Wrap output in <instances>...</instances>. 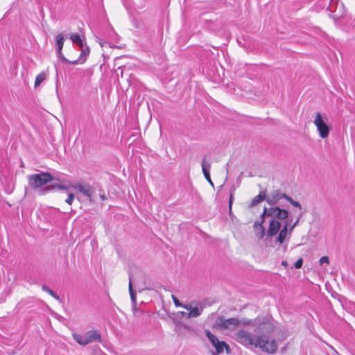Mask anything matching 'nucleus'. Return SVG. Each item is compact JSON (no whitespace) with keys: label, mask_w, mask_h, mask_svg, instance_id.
<instances>
[{"label":"nucleus","mask_w":355,"mask_h":355,"mask_svg":"<svg viewBox=\"0 0 355 355\" xmlns=\"http://www.w3.org/2000/svg\"><path fill=\"white\" fill-rule=\"evenodd\" d=\"M205 335L215 347L217 354H222L224 352V347L226 346V343L220 341L217 337L214 335L210 331L206 330Z\"/></svg>","instance_id":"1a4fd4ad"},{"label":"nucleus","mask_w":355,"mask_h":355,"mask_svg":"<svg viewBox=\"0 0 355 355\" xmlns=\"http://www.w3.org/2000/svg\"><path fill=\"white\" fill-rule=\"evenodd\" d=\"M77 198H78L79 200H80V198L78 196H77Z\"/></svg>","instance_id":"ea45409f"},{"label":"nucleus","mask_w":355,"mask_h":355,"mask_svg":"<svg viewBox=\"0 0 355 355\" xmlns=\"http://www.w3.org/2000/svg\"><path fill=\"white\" fill-rule=\"evenodd\" d=\"M259 229L256 230L257 231L256 234L259 239H263L266 234L265 228L263 226V225H261V224H259Z\"/></svg>","instance_id":"5701e85b"},{"label":"nucleus","mask_w":355,"mask_h":355,"mask_svg":"<svg viewBox=\"0 0 355 355\" xmlns=\"http://www.w3.org/2000/svg\"><path fill=\"white\" fill-rule=\"evenodd\" d=\"M129 293H130V298H131V301H132V305L135 306L136 305V298H137V297H136V293H135V292L134 291V290L132 288L131 278H130V282H129Z\"/></svg>","instance_id":"6ab92c4d"},{"label":"nucleus","mask_w":355,"mask_h":355,"mask_svg":"<svg viewBox=\"0 0 355 355\" xmlns=\"http://www.w3.org/2000/svg\"><path fill=\"white\" fill-rule=\"evenodd\" d=\"M302 213L300 214V215L298 216V217L297 218L296 220H295V223L293 224V225H291L290 224V226H289V234H291L292 232H293V230L295 227V226L298 224L300 220V218L302 216Z\"/></svg>","instance_id":"a878e982"},{"label":"nucleus","mask_w":355,"mask_h":355,"mask_svg":"<svg viewBox=\"0 0 355 355\" xmlns=\"http://www.w3.org/2000/svg\"><path fill=\"white\" fill-rule=\"evenodd\" d=\"M133 309H134V311H137L136 305H135V306H134V305H133Z\"/></svg>","instance_id":"58836bf2"},{"label":"nucleus","mask_w":355,"mask_h":355,"mask_svg":"<svg viewBox=\"0 0 355 355\" xmlns=\"http://www.w3.org/2000/svg\"><path fill=\"white\" fill-rule=\"evenodd\" d=\"M232 195L230 196V201H229V207H230V211L232 210Z\"/></svg>","instance_id":"e433bc0d"},{"label":"nucleus","mask_w":355,"mask_h":355,"mask_svg":"<svg viewBox=\"0 0 355 355\" xmlns=\"http://www.w3.org/2000/svg\"><path fill=\"white\" fill-rule=\"evenodd\" d=\"M281 229V223L276 219H271L267 231V236L272 238L275 236Z\"/></svg>","instance_id":"ddd939ff"},{"label":"nucleus","mask_w":355,"mask_h":355,"mask_svg":"<svg viewBox=\"0 0 355 355\" xmlns=\"http://www.w3.org/2000/svg\"><path fill=\"white\" fill-rule=\"evenodd\" d=\"M187 313H188V312H184V311L179 312V314L180 315H182L183 318H187Z\"/></svg>","instance_id":"c9c22d12"},{"label":"nucleus","mask_w":355,"mask_h":355,"mask_svg":"<svg viewBox=\"0 0 355 355\" xmlns=\"http://www.w3.org/2000/svg\"><path fill=\"white\" fill-rule=\"evenodd\" d=\"M46 76L44 73H40L36 76L35 81V87L39 86L45 79Z\"/></svg>","instance_id":"4be33fe9"},{"label":"nucleus","mask_w":355,"mask_h":355,"mask_svg":"<svg viewBox=\"0 0 355 355\" xmlns=\"http://www.w3.org/2000/svg\"><path fill=\"white\" fill-rule=\"evenodd\" d=\"M289 226H290V220H287L284 222V226L282 229H280L279 231V235L277 237L275 241L279 244H283L287 239H289Z\"/></svg>","instance_id":"9b49d317"},{"label":"nucleus","mask_w":355,"mask_h":355,"mask_svg":"<svg viewBox=\"0 0 355 355\" xmlns=\"http://www.w3.org/2000/svg\"><path fill=\"white\" fill-rule=\"evenodd\" d=\"M204 307L205 306L202 304L194 306L189 312H188L187 318H198L202 314Z\"/></svg>","instance_id":"2eb2a0df"},{"label":"nucleus","mask_w":355,"mask_h":355,"mask_svg":"<svg viewBox=\"0 0 355 355\" xmlns=\"http://www.w3.org/2000/svg\"><path fill=\"white\" fill-rule=\"evenodd\" d=\"M286 200L287 201H288L293 207H297V208L300 209V210L302 209V206H301L300 203L294 200L290 196H287Z\"/></svg>","instance_id":"b1692460"},{"label":"nucleus","mask_w":355,"mask_h":355,"mask_svg":"<svg viewBox=\"0 0 355 355\" xmlns=\"http://www.w3.org/2000/svg\"><path fill=\"white\" fill-rule=\"evenodd\" d=\"M334 1V0H330V1H331V2H332V1Z\"/></svg>","instance_id":"79ce46f5"},{"label":"nucleus","mask_w":355,"mask_h":355,"mask_svg":"<svg viewBox=\"0 0 355 355\" xmlns=\"http://www.w3.org/2000/svg\"><path fill=\"white\" fill-rule=\"evenodd\" d=\"M282 266H287V262H286V261H283L282 262Z\"/></svg>","instance_id":"4c0bfd02"},{"label":"nucleus","mask_w":355,"mask_h":355,"mask_svg":"<svg viewBox=\"0 0 355 355\" xmlns=\"http://www.w3.org/2000/svg\"><path fill=\"white\" fill-rule=\"evenodd\" d=\"M258 334V333L252 334L245 329H240L234 334L232 338L245 347H255Z\"/></svg>","instance_id":"7ed1b4c3"},{"label":"nucleus","mask_w":355,"mask_h":355,"mask_svg":"<svg viewBox=\"0 0 355 355\" xmlns=\"http://www.w3.org/2000/svg\"><path fill=\"white\" fill-rule=\"evenodd\" d=\"M327 120L326 116L323 117L320 112H317L313 121L320 137L322 139L328 137L330 131V127L325 123Z\"/></svg>","instance_id":"0eeeda50"},{"label":"nucleus","mask_w":355,"mask_h":355,"mask_svg":"<svg viewBox=\"0 0 355 355\" xmlns=\"http://www.w3.org/2000/svg\"><path fill=\"white\" fill-rule=\"evenodd\" d=\"M172 298H173V302H174V304L175 305V306L180 307V306H182V304L180 302V301L175 296L172 295Z\"/></svg>","instance_id":"7c9ffc66"},{"label":"nucleus","mask_w":355,"mask_h":355,"mask_svg":"<svg viewBox=\"0 0 355 355\" xmlns=\"http://www.w3.org/2000/svg\"><path fill=\"white\" fill-rule=\"evenodd\" d=\"M73 338L80 345H86L93 342L100 341L101 335L98 331H89L84 334H73Z\"/></svg>","instance_id":"20e7f679"},{"label":"nucleus","mask_w":355,"mask_h":355,"mask_svg":"<svg viewBox=\"0 0 355 355\" xmlns=\"http://www.w3.org/2000/svg\"><path fill=\"white\" fill-rule=\"evenodd\" d=\"M240 324V320L236 318L225 319L220 317L217 320V324L225 329H234Z\"/></svg>","instance_id":"9d476101"},{"label":"nucleus","mask_w":355,"mask_h":355,"mask_svg":"<svg viewBox=\"0 0 355 355\" xmlns=\"http://www.w3.org/2000/svg\"><path fill=\"white\" fill-rule=\"evenodd\" d=\"M42 289L48 293L49 295H51L53 297H54L55 300H60V297L59 296L53 291H52L51 289H50L48 286H46V285H43L42 286Z\"/></svg>","instance_id":"412c9836"},{"label":"nucleus","mask_w":355,"mask_h":355,"mask_svg":"<svg viewBox=\"0 0 355 355\" xmlns=\"http://www.w3.org/2000/svg\"><path fill=\"white\" fill-rule=\"evenodd\" d=\"M261 222H258V221H257V222H255V223H254V228L256 230L259 229V224L263 225V222H264V218H265V217H263H263H262V216H261Z\"/></svg>","instance_id":"2f4dec72"},{"label":"nucleus","mask_w":355,"mask_h":355,"mask_svg":"<svg viewBox=\"0 0 355 355\" xmlns=\"http://www.w3.org/2000/svg\"><path fill=\"white\" fill-rule=\"evenodd\" d=\"M266 197L264 193L262 194L261 193H260L258 196H257L255 198H254V199L252 201L251 206H254V205L259 204L263 199H266Z\"/></svg>","instance_id":"aec40b11"},{"label":"nucleus","mask_w":355,"mask_h":355,"mask_svg":"<svg viewBox=\"0 0 355 355\" xmlns=\"http://www.w3.org/2000/svg\"><path fill=\"white\" fill-rule=\"evenodd\" d=\"M224 349H225L227 354H230L231 352L230 347L227 344H226V346L224 347Z\"/></svg>","instance_id":"f704fd0d"},{"label":"nucleus","mask_w":355,"mask_h":355,"mask_svg":"<svg viewBox=\"0 0 355 355\" xmlns=\"http://www.w3.org/2000/svg\"><path fill=\"white\" fill-rule=\"evenodd\" d=\"M210 168H211V164L209 162H207L205 161V159H204L202 162V173H203L204 176L206 178V180L211 184V185L213 186L214 184L211 180L210 175H209Z\"/></svg>","instance_id":"4468645a"},{"label":"nucleus","mask_w":355,"mask_h":355,"mask_svg":"<svg viewBox=\"0 0 355 355\" xmlns=\"http://www.w3.org/2000/svg\"><path fill=\"white\" fill-rule=\"evenodd\" d=\"M69 63H71V64H79V63H83L79 58L76 60H73V61H69Z\"/></svg>","instance_id":"72a5a7b5"},{"label":"nucleus","mask_w":355,"mask_h":355,"mask_svg":"<svg viewBox=\"0 0 355 355\" xmlns=\"http://www.w3.org/2000/svg\"><path fill=\"white\" fill-rule=\"evenodd\" d=\"M320 265H323L324 263L329 264V257L327 256L322 257L320 259Z\"/></svg>","instance_id":"c85d7f7f"},{"label":"nucleus","mask_w":355,"mask_h":355,"mask_svg":"<svg viewBox=\"0 0 355 355\" xmlns=\"http://www.w3.org/2000/svg\"><path fill=\"white\" fill-rule=\"evenodd\" d=\"M74 200V194L72 192L68 193V198L66 199L65 202L71 205Z\"/></svg>","instance_id":"cd10ccee"},{"label":"nucleus","mask_w":355,"mask_h":355,"mask_svg":"<svg viewBox=\"0 0 355 355\" xmlns=\"http://www.w3.org/2000/svg\"><path fill=\"white\" fill-rule=\"evenodd\" d=\"M213 355H216L215 352H213Z\"/></svg>","instance_id":"a19ab883"},{"label":"nucleus","mask_w":355,"mask_h":355,"mask_svg":"<svg viewBox=\"0 0 355 355\" xmlns=\"http://www.w3.org/2000/svg\"><path fill=\"white\" fill-rule=\"evenodd\" d=\"M73 190L78 191L82 193L87 200L92 202V196L94 194V189L92 187L86 184L85 182L76 183L71 186Z\"/></svg>","instance_id":"6e6552de"},{"label":"nucleus","mask_w":355,"mask_h":355,"mask_svg":"<svg viewBox=\"0 0 355 355\" xmlns=\"http://www.w3.org/2000/svg\"><path fill=\"white\" fill-rule=\"evenodd\" d=\"M286 197L287 195L282 193L279 191H274L266 196V200L270 205L275 206V205L279 203L282 199H286Z\"/></svg>","instance_id":"f8f14e48"},{"label":"nucleus","mask_w":355,"mask_h":355,"mask_svg":"<svg viewBox=\"0 0 355 355\" xmlns=\"http://www.w3.org/2000/svg\"><path fill=\"white\" fill-rule=\"evenodd\" d=\"M57 54H58V58L64 63H69V60H67L63 55L62 52V50L59 51V50H57Z\"/></svg>","instance_id":"bb28decb"},{"label":"nucleus","mask_w":355,"mask_h":355,"mask_svg":"<svg viewBox=\"0 0 355 355\" xmlns=\"http://www.w3.org/2000/svg\"><path fill=\"white\" fill-rule=\"evenodd\" d=\"M303 264V259L300 258L295 263V267L297 269L301 268Z\"/></svg>","instance_id":"c756f323"},{"label":"nucleus","mask_w":355,"mask_h":355,"mask_svg":"<svg viewBox=\"0 0 355 355\" xmlns=\"http://www.w3.org/2000/svg\"><path fill=\"white\" fill-rule=\"evenodd\" d=\"M73 184H69V185H64V184H59V185H57V188L60 189H62V190H64L67 192H70V191L71 189H73V187H71Z\"/></svg>","instance_id":"393cba45"},{"label":"nucleus","mask_w":355,"mask_h":355,"mask_svg":"<svg viewBox=\"0 0 355 355\" xmlns=\"http://www.w3.org/2000/svg\"><path fill=\"white\" fill-rule=\"evenodd\" d=\"M182 307L184 308L185 309H187L188 311V312L190 311L191 309H192L193 308V306H192V305L191 304H182Z\"/></svg>","instance_id":"473e14b6"},{"label":"nucleus","mask_w":355,"mask_h":355,"mask_svg":"<svg viewBox=\"0 0 355 355\" xmlns=\"http://www.w3.org/2000/svg\"><path fill=\"white\" fill-rule=\"evenodd\" d=\"M70 39L72 40L73 43L78 45L79 48L83 47V46L86 44L84 40H83L80 35L77 33L72 34L70 36Z\"/></svg>","instance_id":"dca6fc26"},{"label":"nucleus","mask_w":355,"mask_h":355,"mask_svg":"<svg viewBox=\"0 0 355 355\" xmlns=\"http://www.w3.org/2000/svg\"><path fill=\"white\" fill-rule=\"evenodd\" d=\"M52 180V176L49 173H41L30 175L28 182L34 189L41 188Z\"/></svg>","instance_id":"423d86ee"},{"label":"nucleus","mask_w":355,"mask_h":355,"mask_svg":"<svg viewBox=\"0 0 355 355\" xmlns=\"http://www.w3.org/2000/svg\"><path fill=\"white\" fill-rule=\"evenodd\" d=\"M270 216L272 219L288 220L289 213L286 209H282L279 206H272L270 208L264 207L262 217Z\"/></svg>","instance_id":"39448f33"},{"label":"nucleus","mask_w":355,"mask_h":355,"mask_svg":"<svg viewBox=\"0 0 355 355\" xmlns=\"http://www.w3.org/2000/svg\"><path fill=\"white\" fill-rule=\"evenodd\" d=\"M240 323L243 325H250L254 327L255 333H272L275 330V325L270 319L257 317L254 319L250 320L247 318L242 319Z\"/></svg>","instance_id":"f257e3e1"},{"label":"nucleus","mask_w":355,"mask_h":355,"mask_svg":"<svg viewBox=\"0 0 355 355\" xmlns=\"http://www.w3.org/2000/svg\"><path fill=\"white\" fill-rule=\"evenodd\" d=\"M80 49H81V53H80V55L79 56V59L83 62H85V61L86 60L87 57L89 54V51H89V48L86 44H85L83 46V47H80Z\"/></svg>","instance_id":"f3484780"},{"label":"nucleus","mask_w":355,"mask_h":355,"mask_svg":"<svg viewBox=\"0 0 355 355\" xmlns=\"http://www.w3.org/2000/svg\"><path fill=\"white\" fill-rule=\"evenodd\" d=\"M64 38L62 34H58L56 36V46H57V50H62L63 45H64Z\"/></svg>","instance_id":"a211bd4d"},{"label":"nucleus","mask_w":355,"mask_h":355,"mask_svg":"<svg viewBox=\"0 0 355 355\" xmlns=\"http://www.w3.org/2000/svg\"><path fill=\"white\" fill-rule=\"evenodd\" d=\"M258 334L255 348H259L267 354H274L277 349L278 345L275 339L268 338V334L271 333L264 331Z\"/></svg>","instance_id":"f03ea898"}]
</instances>
